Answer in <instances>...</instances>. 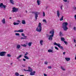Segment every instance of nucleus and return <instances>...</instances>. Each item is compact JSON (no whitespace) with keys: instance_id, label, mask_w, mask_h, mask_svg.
Listing matches in <instances>:
<instances>
[{"instance_id":"nucleus-1","label":"nucleus","mask_w":76,"mask_h":76,"mask_svg":"<svg viewBox=\"0 0 76 76\" xmlns=\"http://www.w3.org/2000/svg\"><path fill=\"white\" fill-rule=\"evenodd\" d=\"M67 25H68V23L67 22H64L62 24V27L65 31H66L68 29V28L67 26Z\"/></svg>"},{"instance_id":"nucleus-2","label":"nucleus","mask_w":76,"mask_h":76,"mask_svg":"<svg viewBox=\"0 0 76 76\" xmlns=\"http://www.w3.org/2000/svg\"><path fill=\"white\" fill-rule=\"evenodd\" d=\"M42 30V26L41 25V23H39L38 26L36 28V31H37V32H41Z\"/></svg>"},{"instance_id":"nucleus-3","label":"nucleus","mask_w":76,"mask_h":76,"mask_svg":"<svg viewBox=\"0 0 76 76\" xmlns=\"http://www.w3.org/2000/svg\"><path fill=\"white\" fill-rule=\"evenodd\" d=\"M50 34H51L52 35H50L48 38L49 40H53V37H54V31H51L50 32Z\"/></svg>"},{"instance_id":"nucleus-4","label":"nucleus","mask_w":76,"mask_h":76,"mask_svg":"<svg viewBox=\"0 0 76 76\" xmlns=\"http://www.w3.org/2000/svg\"><path fill=\"white\" fill-rule=\"evenodd\" d=\"M31 13L32 14H34V17L35 18V20H37V18H38V15H39L40 14V12H32Z\"/></svg>"},{"instance_id":"nucleus-5","label":"nucleus","mask_w":76,"mask_h":76,"mask_svg":"<svg viewBox=\"0 0 76 76\" xmlns=\"http://www.w3.org/2000/svg\"><path fill=\"white\" fill-rule=\"evenodd\" d=\"M54 45H57V46H58V47L60 48V49H61V50H63V47L61 46L60 44L59 43L57 44L55 42L54 43Z\"/></svg>"},{"instance_id":"nucleus-6","label":"nucleus","mask_w":76,"mask_h":76,"mask_svg":"<svg viewBox=\"0 0 76 76\" xmlns=\"http://www.w3.org/2000/svg\"><path fill=\"white\" fill-rule=\"evenodd\" d=\"M32 71H33V69H32V68H31L29 71L30 72H31L30 75H31V76L35 75V73H36V72H35V71H33V72H32Z\"/></svg>"},{"instance_id":"nucleus-7","label":"nucleus","mask_w":76,"mask_h":76,"mask_svg":"<svg viewBox=\"0 0 76 76\" xmlns=\"http://www.w3.org/2000/svg\"><path fill=\"white\" fill-rule=\"evenodd\" d=\"M6 5H5L3 4V3H1L0 4V7L1 8H4V9H6Z\"/></svg>"},{"instance_id":"nucleus-8","label":"nucleus","mask_w":76,"mask_h":76,"mask_svg":"<svg viewBox=\"0 0 76 76\" xmlns=\"http://www.w3.org/2000/svg\"><path fill=\"white\" fill-rule=\"evenodd\" d=\"M6 54V52H1L0 53V56H5Z\"/></svg>"},{"instance_id":"nucleus-9","label":"nucleus","mask_w":76,"mask_h":76,"mask_svg":"<svg viewBox=\"0 0 76 76\" xmlns=\"http://www.w3.org/2000/svg\"><path fill=\"white\" fill-rule=\"evenodd\" d=\"M18 9L16 8L15 7H14L12 8V12H16L18 11Z\"/></svg>"},{"instance_id":"nucleus-10","label":"nucleus","mask_w":76,"mask_h":76,"mask_svg":"<svg viewBox=\"0 0 76 76\" xmlns=\"http://www.w3.org/2000/svg\"><path fill=\"white\" fill-rule=\"evenodd\" d=\"M10 3L12 4H14L15 3H14V1L13 0H10Z\"/></svg>"},{"instance_id":"nucleus-11","label":"nucleus","mask_w":76,"mask_h":76,"mask_svg":"<svg viewBox=\"0 0 76 76\" xmlns=\"http://www.w3.org/2000/svg\"><path fill=\"white\" fill-rule=\"evenodd\" d=\"M31 67H28V69L26 70L25 69H24L23 70H24V71H25V72H26V71L29 72V71H30V70L31 69Z\"/></svg>"},{"instance_id":"nucleus-12","label":"nucleus","mask_w":76,"mask_h":76,"mask_svg":"<svg viewBox=\"0 0 76 76\" xmlns=\"http://www.w3.org/2000/svg\"><path fill=\"white\" fill-rule=\"evenodd\" d=\"M57 16L58 17V18H59L60 17V12H59V10H58L57 11Z\"/></svg>"},{"instance_id":"nucleus-13","label":"nucleus","mask_w":76,"mask_h":76,"mask_svg":"<svg viewBox=\"0 0 76 76\" xmlns=\"http://www.w3.org/2000/svg\"><path fill=\"white\" fill-rule=\"evenodd\" d=\"M65 59L67 61H69L70 60V58H65Z\"/></svg>"},{"instance_id":"nucleus-14","label":"nucleus","mask_w":76,"mask_h":76,"mask_svg":"<svg viewBox=\"0 0 76 76\" xmlns=\"http://www.w3.org/2000/svg\"><path fill=\"white\" fill-rule=\"evenodd\" d=\"M2 22L3 23V24H4V23H5V22H6V21H5V19L4 18L2 20Z\"/></svg>"},{"instance_id":"nucleus-15","label":"nucleus","mask_w":76,"mask_h":76,"mask_svg":"<svg viewBox=\"0 0 76 76\" xmlns=\"http://www.w3.org/2000/svg\"><path fill=\"white\" fill-rule=\"evenodd\" d=\"M22 24H23L24 25H25V24L26 23V22L25 21V20H22Z\"/></svg>"},{"instance_id":"nucleus-16","label":"nucleus","mask_w":76,"mask_h":76,"mask_svg":"<svg viewBox=\"0 0 76 76\" xmlns=\"http://www.w3.org/2000/svg\"><path fill=\"white\" fill-rule=\"evenodd\" d=\"M63 18H64V16L62 15V17L60 19V21H62V20H63Z\"/></svg>"},{"instance_id":"nucleus-17","label":"nucleus","mask_w":76,"mask_h":76,"mask_svg":"<svg viewBox=\"0 0 76 76\" xmlns=\"http://www.w3.org/2000/svg\"><path fill=\"white\" fill-rule=\"evenodd\" d=\"M20 48V45H18L17 46V49H19Z\"/></svg>"},{"instance_id":"nucleus-18","label":"nucleus","mask_w":76,"mask_h":76,"mask_svg":"<svg viewBox=\"0 0 76 76\" xmlns=\"http://www.w3.org/2000/svg\"><path fill=\"white\" fill-rule=\"evenodd\" d=\"M40 1H39V0H37V3L38 5H39V4H40Z\"/></svg>"},{"instance_id":"nucleus-19","label":"nucleus","mask_w":76,"mask_h":76,"mask_svg":"<svg viewBox=\"0 0 76 76\" xmlns=\"http://www.w3.org/2000/svg\"><path fill=\"white\" fill-rule=\"evenodd\" d=\"M19 32H23V29H20L19 30Z\"/></svg>"},{"instance_id":"nucleus-20","label":"nucleus","mask_w":76,"mask_h":76,"mask_svg":"<svg viewBox=\"0 0 76 76\" xmlns=\"http://www.w3.org/2000/svg\"><path fill=\"white\" fill-rule=\"evenodd\" d=\"M42 42H43V41L41 40L40 41V45H43V44H42Z\"/></svg>"},{"instance_id":"nucleus-21","label":"nucleus","mask_w":76,"mask_h":76,"mask_svg":"<svg viewBox=\"0 0 76 76\" xmlns=\"http://www.w3.org/2000/svg\"><path fill=\"white\" fill-rule=\"evenodd\" d=\"M24 58L26 59H29V58L28 57V56H24Z\"/></svg>"},{"instance_id":"nucleus-22","label":"nucleus","mask_w":76,"mask_h":76,"mask_svg":"<svg viewBox=\"0 0 76 76\" xmlns=\"http://www.w3.org/2000/svg\"><path fill=\"white\" fill-rule=\"evenodd\" d=\"M61 39L62 41H64V40H65V39H64V37H61Z\"/></svg>"},{"instance_id":"nucleus-23","label":"nucleus","mask_w":76,"mask_h":76,"mask_svg":"<svg viewBox=\"0 0 76 76\" xmlns=\"http://www.w3.org/2000/svg\"><path fill=\"white\" fill-rule=\"evenodd\" d=\"M15 75H16V76H19V74L18 72H16L15 73Z\"/></svg>"},{"instance_id":"nucleus-24","label":"nucleus","mask_w":76,"mask_h":76,"mask_svg":"<svg viewBox=\"0 0 76 76\" xmlns=\"http://www.w3.org/2000/svg\"><path fill=\"white\" fill-rule=\"evenodd\" d=\"M48 53H52V52H53V50L50 49L48 50Z\"/></svg>"},{"instance_id":"nucleus-25","label":"nucleus","mask_w":76,"mask_h":76,"mask_svg":"<svg viewBox=\"0 0 76 76\" xmlns=\"http://www.w3.org/2000/svg\"><path fill=\"white\" fill-rule=\"evenodd\" d=\"M21 46H22V47H26V45L25 44H24V45H21Z\"/></svg>"},{"instance_id":"nucleus-26","label":"nucleus","mask_w":76,"mask_h":76,"mask_svg":"<svg viewBox=\"0 0 76 76\" xmlns=\"http://www.w3.org/2000/svg\"><path fill=\"white\" fill-rule=\"evenodd\" d=\"M61 69H62V70H63V71H65V70H66V69H64L63 68V66H61Z\"/></svg>"},{"instance_id":"nucleus-27","label":"nucleus","mask_w":76,"mask_h":76,"mask_svg":"<svg viewBox=\"0 0 76 76\" xmlns=\"http://www.w3.org/2000/svg\"><path fill=\"white\" fill-rule=\"evenodd\" d=\"M14 25H19V23L14 22L13 23Z\"/></svg>"},{"instance_id":"nucleus-28","label":"nucleus","mask_w":76,"mask_h":76,"mask_svg":"<svg viewBox=\"0 0 76 76\" xmlns=\"http://www.w3.org/2000/svg\"><path fill=\"white\" fill-rule=\"evenodd\" d=\"M15 35H16V36H18V37H20V34H19V33H15Z\"/></svg>"},{"instance_id":"nucleus-29","label":"nucleus","mask_w":76,"mask_h":76,"mask_svg":"<svg viewBox=\"0 0 76 76\" xmlns=\"http://www.w3.org/2000/svg\"><path fill=\"white\" fill-rule=\"evenodd\" d=\"M21 35L24 37H25V38H27V36H25V34L23 33L21 34Z\"/></svg>"},{"instance_id":"nucleus-30","label":"nucleus","mask_w":76,"mask_h":76,"mask_svg":"<svg viewBox=\"0 0 76 76\" xmlns=\"http://www.w3.org/2000/svg\"><path fill=\"white\" fill-rule=\"evenodd\" d=\"M32 42H29L28 43V46H31L32 45Z\"/></svg>"},{"instance_id":"nucleus-31","label":"nucleus","mask_w":76,"mask_h":76,"mask_svg":"<svg viewBox=\"0 0 76 76\" xmlns=\"http://www.w3.org/2000/svg\"><path fill=\"white\" fill-rule=\"evenodd\" d=\"M60 36L61 37V36H63V33H61V32L60 31Z\"/></svg>"},{"instance_id":"nucleus-32","label":"nucleus","mask_w":76,"mask_h":76,"mask_svg":"<svg viewBox=\"0 0 76 76\" xmlns=\"http://www.w3.org/2000/svg\"><path fill=\"white\" fill-rule=\"evenodd\" d=\"M7 57H12V56L10 55V54H8L7 55Z\"/></svg>"},{"instance_id":"nucleus-33","label":"nucleus","mask_w":76,"mask_h":76,"mask_svg":"<svg viewBox=\"0 0 76 76\" xmlns=\"http://www.w3.org/2000/svg\"><path fill=\"white\" fill-rule=\"evenodd\" d=\"M26 38H26L25 37H21L20 39H25Z\"/></svg>"},{"instance_id":"nucleus-34","label":"nucleus","mask_w":76,"mask_h":76,"mask_svg":"<svg viewBox=\"0 0 76 76\" xmlns=\"http://www.w3.org/2000/svg\"><path fill=\"white\" fill-rule=\"evenodd\" d=\"M64 43H65V44L66 45H67V44H68V43H67V42L66 41H64Z\"/></svg>"},{"instance_id":"nucleus-35","label":"nucleus","mask_w":76,"mask_h":76,"mask_svg":"<svg viewBox=\"0 0 76 76\" xmlns=\"http://www.w3.org/2000/svg\"><path fill=\"white\" fill-rule=\"evenodd\" d=\"M48 64V62L47 61H45V64Z\"/></svg>"},{"instance_id":"nucleus-36","label":"nucleus","mask_w":76,"mask_h":76,"mask_svg":"<svg viewBox=\"0 0 76 76\" xmlns=\"http://www.w3.org/2000/svg\"><path fill=\"white\" fill-rule=\"evenodd\" d=\"M55 49H56V50H58V48H57V47L56 46H55Z\"/></svg>"},{"instance_id":"nucleus-37","label":"nucleus","mask_w":76,"mask_h":76,"mask_svg":"<svg viewBox=\"0 0 76 76\" xmlns=\"http://www.w3.org/2000/svg\"><path fill=\"white\" fill-rule=\"evenodd\" d=\"M63 5H61L60 7L61 10H63Z\"/></svg>"},{"instance_id":"nucleus-38","label":"nucleus","mask_w":76,"mask_h":76,"mask_svg":"<svg viewBox=\"0 0 76 76\" xmlns=\"http://www.w3.org/2000/svg\"><path fill=\"white\" fill-rule=\"evenodd\" d=\"M43 22H46V23H47V21L46 20H43Z\"/></svg>"},{"instance_id":"nucleus-39","label":"nucleus","mask_w":76,"mask_h":76,"mask_svg":"<svg viewBox=\"0 0 76 76\" xmlns=\"http://www.w3.org/2000/svg\"><path fill=\"white\" fill-rule=\"evenodd\" d=\"M73 29L74 31H76V28L75 27H74L73 28Z\"/></svg>"},{"instance_id":"nucleus-40","label":"nucleus","mask_w":76,"mask_h":76,"mask_svg":"<svg viewBox=\"0 0 76 76\" xmlns=\"http://www.w3.org/2000/svg\"><path fill=\"white\" fill-rule=\"evenodd\" d=\"M48 69H51L52 68L51 66H48Z\"/></svg>"},{"instance_id":"nucleus-41","label":"nucleus","mask_w":76,"mask_h":76,"mask_svg":"<svg viewBox=\"0 0 76 76\" xmlns=\"http://www.w3.org/2000/svg\"><path fill=\"white\" fill-rule=\"evenodd\" d=\"M28 54V52H26V53L25 54V56H27Z\"/></svg>"},{"instance_id":"nucleus-42","label":"nucleus","mask_w":76,"mask_h":76,"mask_svg":"<svg viewBox=\"0 0 76 76\" xmlns=\"http://www.w3.org/2000/svg\"><path fill=\"white\" fill-rule=\"evenodd\" d=\"M43 16L44 17L45 16V12H43Z\"/></svg>"},{"instance_id":"nucleus-43","label":"nucleus","mask_w":76,"mask_h":76,"mask_svg":"<svg viewBox=\"0 0 76 76\" xmlns=\"http://www.w3.org/2000/svg\"><path fill=\"white\" fill-rule=\"evenodd\" d=\"M73 40L74 41L75 43H76V39H73Z\"/></svg>"},{"instance_id":"nucleus-44","label":"nucleus","mask_w":76,"mask_h":76,"mask_svg":"<svg viewBox=\"0 0 76 76\" xmlns=\"http://www.w3.org/2000/svg\"><path fill=\"white\" fill-rule=\"evenodd\" d=\"M22 55H19L18 57H19V58H21V57H22Z\"/></svg>"},{"instance_id":"nucleus-45","label":"nucleus","mask_w":76,"mask_h":76,"mask_svg":"<svg viewBox=\"0 0 76 76\" xmlns=\"http://www.w3.org/2000/svg\"><path fill=\"white\" fill-rule=\"evenodd\" d=\"M63 1H64V2H67V0H63Z\"/></svg>"},{"instance_id":"nucleus-46","label":"nucleus","mask_w":76,"mask_h":76,"mask_svg":"<svg viewBox=\"0 0 76 76\" xmlns=\"http://www.w3.org/2000/svg\"><path fill=\"white\" fill-rule=\"evenodd\" d=\"M74 10H76V7H74Z\"/></svg>"},{"instance_id":"nucleus-47","label":"nucleus","mask_w":76,"mask_h":76,"mask_svg":"<svg viewBox=\"0 0 76 76\" xmlns=\"http://www.w3.org/2000/svg\"><path fill=\"white\" fill-rule=\"evenodd\" d=\"M14 32H19V30H18V31L15 30L14 31Z\"/></svg>"},{"instance_id":"nucleus-48","label":"nucleus","mask_w":76,"mask_h":76,"mask_svg":"<svg viewBox=\"0 0 76 76\" xmlns=\"http://www.w3.org/2000/svg\"><path fill=\"white\" fill-rule=\"evenodd\" d=\"M65 54H66V52H64L63 53V54H64V55H65Z\"/></svg>"},{"instance_id":"nucleus-49","label":"nucleus","mask_w":76,"mask_h":76,"mask_svg":"<svg viewBox=\"0 0 76 76\" xmlns=\"http://www.w3.org/2000/svg\"><path fill=\"white\" fill-rule=\"evenodd\" d=\"M44 76H47V75L45 74H44Z\"/></svg>"},{"instance_id":"nucleus-50","label":"nucleus","mask_w":76,"mask_h":76,"mask_svg":"<svg viewBox=\"0 0 76 76\" xmlns=\"http://www.w3.org/2000/svg\"><path fill=\"white\" fill-rule=\"evenodd\" d=\"M23 61H26V59H25V58H23Z\"/></svg>"},{"instance_id":"nucleus-51","label":"nucleus","mask_w":76,"mask_h":76,"mask_svg":"<svg viewBox=\"0 0 76 76\" xmlns=\"http://www.w3.org/2000/svg\"><path fill=\"white\" fill-rule=\"evenodd\" d=\"M22 66H23V67H26V66H25V65H22Z\"/></svg>"},{"instance_id":"nucleus-52","label":"nucleus","mask_w":76,"mask_h":76,"mask_svg":"<svg viewBox=\"0 0 76 76\" xmlns=\"http://www.w3.org/2000/svg\"><path fill=\"white\" fill-rule=\"evenodd\" d=\"M20 58L18 56L17 58V59H19Z\"/></svg>"},{"instance_id":"nucleus-53","label":"nucleus","mask_w":76,"mask_h":76,"mask_svg":"<svg viewBox=\"0 0 76 76\" xmlns=\"http://www.w3.org/2000/svg\"><path fill=\"white\" fill-rule=\"evenodd\" d=\"M17 22H18V23H20V21H19V20H18Z\"/></svg>"},{"instance_id":"nucleus-54","label":"nucleus","mask_w":76,"mask_h":76,"mask_svg":"<svg viewBox=\"0 0 76 76\" xmlns=\"http://www.w3.org/2000/svg\"><path fill=\"white\" fill-rule=\"evenodd\" d=\"M48 8V7H46V9H47Z\"/></svg>"},{"instance_id":"nucleus-55","label":"nucleus","mask_w":76,"mask_h":76,"mask_svg":"<svg viewBox=\"0 0 76 76\" xmlns=\"http://www.w3.org/2000/svg\"><path fill=\"white\" fill-rule=\"evenodd\" d=\"M9 19H12V17H10Z\"/></svg>"},{"instance_id":"nucleus-56","label":"nucleus","mask_w":76,"mask_h":76,"mask_svg":"<svg viewBox=\"0 0 76 76\" xmlns=\"http://www.w3.org/2000/svg\"><path fill=\"white\" fill-rule=\"evenodd\" d=\"M75 60H76V55H75Z\"/></svg>"},{"instance_id":"nucleus-57","label":"nucleus","mask_w":76,"mask_h":76,"mask_svg":"<svg viewBox=\"0 0 76 76\" xmlns=\"http://www.w3.org/2000/svg\"><path fill=\"white\" fill-rule=\"evenodd\" d=\"M18 61H21V60H20V59H19Z\"/></svg>"},{"instance_id":"nucleus-58","label":"nucleus","mask_w":76,"mask_h":76,"mask_svg":"<svg viewBox=\"0 0 76 76\" xmlns=\"http://www.w3.org/2000/svg\"><path fill=\"white\" fill-rule=\"evenodd\" d=\"M12 64H13V63H12L10 64H11V65H12Z\"/></svg>"},{"instance_id":"nucleus-59","label":"nucleus","mask_w":76,"mask_h":76,"mask_svg":"<svg viewBox=\"0 0 76 76\" xmlns=\"http://www.w3.org/2000/svg\"><path fill=\"white\" fill-rule=\"evenodd\" d=\"M67 2H68V3H69V1H67Z\"/></svg>"},{"instance_id":"nucleus-60","label":"nucleus","mask_w":76,"mask_h":76,"mask_svg":"<svg viewBox=\"0 0 76 76\" xmlns=\"http://www.w3.org/2000/svg\"><path fill=\"white\" fill-rule=\"evenodd\" d=\"M26 13H27V11L26 10Z\"/></svg>"}]
</instances>
